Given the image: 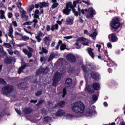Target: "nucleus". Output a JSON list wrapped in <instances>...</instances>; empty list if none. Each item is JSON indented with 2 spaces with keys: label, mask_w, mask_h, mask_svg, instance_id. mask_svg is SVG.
<instances>
[{
  "label": "nucleus",
  "mask_w": 125,
  "mask_h": 125,
  "mask_svg": "<svg viewBox=\"0 0 125 125\" xmlns=\"http://www.w3.org/2000/svg\"><path fill=\"white\" fill-rule=\"evenodd\" d=\"M71 108L73 112H74V113L83 114V113H84L85 106L82 102H76L71 104Z\"/></svg>",
  "instance_id": "obj_1"
},
{
  "label": "nucleus",
  "mask_w": 125,
  "mask_h": 125,
  "mask_svg": "<svg viewBox=\"0 0 125 125\" xmlns=\"http://www.w3.org/2000/svg\"><path fill=\"white\" fill-rule=\"evenodd\" d=\"M121 25H123V23L121 24L120 21H111L110 26L111 27V31L112 32L118 31Z\"/></svg>",
  "instance_id": "obj_2"
},
{
  "label": "nucleus",
  "mask_w": 125,
  "mask_h": 125,
  "mask_svg": "<svg viewBox=\"0 0 125 125\" xmlns=\"http://www.w3.org/2000/svg\"><path fill=\"white\" fill-rule=\"evenodd\" d=\"M14 90V87L13 85H7L2 88V91L3 94L8 95L10 94Z\"/></svg>",
  "instance_id": "obj_3"
},
{
  "label": "nucleus",
  "mask_w": 125,
  "mask_h": 125,
  "mask_svg": "<svg viewBox=\"0 0 125 125\" xmlns=\"http://www.w3.org/2000/svg\"><path fill=\"white\" fill-rule=\"evenodd\" d=\"M108 39L110 42H116L118 41V36L115 33H111L108 35Z\"/></svg>",
  "instance_id": "obj_4"
},
{
  "label": "nucleus",
  "mask_w": 125,
  "mask_h": 125,
  "mask_svg": "<svg viewBox=\"0 0 125 125\" xmlns=\"http://www.w3.org/2000/svg\"><path fill=\"white\" fill-rule=\"evenodd\" d=\"M66 59L71 63H75L76 60V56L72 53L68 54L66 55Z\"/></svg>",
  "instance_id": "obj_5"
},
{
  "label": "nucleus",
  "mask_w": 125,
  "mask_h": 125,
  "mask_svg": "<svg viewBox=\"0 0 125 125\" xmlns=\"http://www.w3.org/2000/svg\"><path fill=\"white\" fill-rule=\"evenodd\" d=\"M49 68L46 67L45 68L41 67L38 70H37L36 72V75H40V74H43L45 75V74H47L48 73Z\"/></svg>",
  "instance_id": "obj_6"
},
{
  "label": "nucleus",
  "mask_w": 125,
  "mask_h": 125,
  "mask_svg": "<svg viewBox=\"0 0 125 125\" xmlns=\"http://www.w3.org/2000/svg\"><path fill=\"white\" fill-rule=\"evenodd\" d=\"M27 67H30V63H25V62H23L22 65L18 69V74L20 75L21 73H24V70H25V68H27Z\"/></svg>",
  "instance_id": "obj_7"
},
{
  "label": "nucleus",
  "mask_w": 125,
  "mask_h": 125,
  "mask_svg": "<svg viewBox=\"0 0 125 125\" xmlns=\"http://www.w3.org/2000/svg\"><path fill=\"white\" fill-rule=\"evenodd\" d=\"M13 62H15V60L13 59V57H7L4 59V63L9 65V64H12Z\"/></svg>",
  "instance_id": "obj_8"
},
{
  "label": "nucleus",
  "mask_w": 125,
  "mask_h": 125,
  "mask_svg": "<svg viewBox=\"0 0 125 125\" xmlns=\"http://www.w3.org/2000/svg\"><path fill=\"white\" fill-rule=\"evenodd\" d=\"M17 86L19 89H21V90H26V89L28 88V86H27V83L26 82L20 83L18 84Z\"/></svg>",
  "instance_id": "obj_9"
},
{
  "label": "nucleus",
  "mask_w": 125,
  "mask_h": 125,
  "mask_svg": "<svg viewBox=\"0 0 125 125\" xmlns=\"http://www.w3.org/2000/svg\"><path fill=\"white\" fill-rule=\"evenodd\" d=\"M61 80V74L60 72H57L55 73L53 77V81L54 82H60Z\"/></svg>",
  "instance_id": "obj_10"
},
{
  "label": "nucleus",
  "mask_w": 125,
  "mask_h": 125,
  "mask_svg": "<svg viewBox=\"0 0 125 125\" xmlns=\"http://www.w3.org/2000/svg\"><path fill=\"white\" fill-rule=\"evenodd\" d=\"M73 84V80L72 78H68L65 82V86L66 88H69L70 86H72Z\"/></svg>",
  "instance_id": "obj_11"
},
{
  "label": "nucleus",
  "mask_w": 125,
  "mask_h": 125,
  "mask_svg": "<svg viewBox=\"0 0 125 125\" xmlns=\"http://www.w3.org/2000/svg\"><path fill=\"white\" fill-rule=\"evenodd\" d=\"M77 41H79V42H82L83 45H88V40L83 37L78 38Z\"/></svg>",
  "instance_id": "obj_12"
},
{
  "label": "nucleus",
  "mask_w": 125,
  "mask_h": 125,
  "mask_svg": "<svg viewBox=\"0 0 125 125\" xmlns=\"http://www.w3.org/2000/svg\"><path fill=\"white\" fill-rule=\"evenodd\" d=\"M66 106L65 101H60L57 104H55L54 108H63Z\"/></svg>",
  "instance_id": "obj_13"
},
{
  "label": "nucleus",
  "mask_w": 125,
  "mask_h": 125,
  "mask_svg": "<svg viewBox=\"0 0 125 125\" xmlns=\"http://www.w3.org/2000/svg\"><path fill=\"white\" fill-rule=\"evenodd\" d=\"M43 42L45 45H46L47 47H49V46L50 45V37L49 36H46L43 39Z\"/></svg>",
  "instance_id": "obj_14"
},
{
  "label": "nucleus",
  "mask_w": 125,
  "mask_h": 125,
  "mask_svg": "<svg viewBox=\"0 0 125 125\" xmlns=\"http://www.w3.org/2000/svg\"><path fill=\"white\" fill-rule=\"evenodd\" d=\"M90 76L95 81H98L99 80V74L97 72L93 71L91 72Z\"/></svg>",
  "instance_id": "obj_15"
},
{
  "label": "nucleus",
  "mask_w": 125,
  "mask_h": 125,
  "mask_svg": "<svg viewBox=\"0 0 125 125\" xmlns=\"http://www.w3.org/2000/svg\"><path fill=\"white\" fill-rule=\"evenodd\" d=\"M66 22L67 23V25L72 26V25L74 24V18L71 19L70 17H67L66 18Z\"/></svg>",
  "instance_id": "obj_16"
},
{
  "label": "nucleus",
  "mask_w": 125,
  "mask_h": 125,
  "mask_svg": "<svg viewBox=\"0 0 125 125\" xmlns=\"http://www.w3.org/2000/svg\"><path fill=\"white\" fill-rule=\"evenodd\" d=\"M8 36L11 38V39H13L14 37L13 36V28H12V25H10L9 28V32L8 33Z\"/></svg>",
  "instance_id": "obj_17"
},
{
  "label": "nucleus",
  "mask_w": 125,
  "mask_h": 125,
  "mask_svg": "<svg viewBox=\"0 0 125 125\" xmlns=\"http://www.w3.org/2000/svg\"><path fill=\"white\" fill-rule=\"evenodd\" d=\"M66 113L65 111L62 109H59L56 113V116L57 117H62V116H64Z\"/></svg>",
  "instance_id": "obj_18"
},
{
  "label": "nucleus",
  "mask_w": 125,
  "mask_h": 125,
  "mask_svg": "<svg viewBox=\"0 0 125 125\" xmlns=\"http://www.w3.org/2000/svg\"><path fill=\"white\" fill-rule=\"evenodd\" d=\"M33 109L30 108H26L23 110V113L25 115H30L33 113Z\"/></svg>",
  "instance_id": "obj_19"
},
{
  "label": "nucleus",
  "mask_w": 125,
  "mask_h": 125,
  "mask_svg": "<svg viewBox=\"0 0 125 125\" xmlns=\"http://www.w3.org/2000/svg\"><path fill=\"white\" fill-rule=\"evenodd\" d=\"M107 65L108 67H117V66H118V65L116 64V62L112 60H110L108 62Z\"/></svg>",
  "instance_id": "obj_20"
},
{
  "label": "nucleus",
  "mask_w": 125,
  "mask_h": 125,
  "mask_svg": "<svg viewBox=\"0 0 125 125\" xmlns=\"http://www.w3.org/2000/svg\"><path fill=\"white\" fill-rule=\"evenodd\" d=\"M92 87L94 90H99L100 89V85L98 83H94L92 84Z\"/></svg>",
  "instance_id": "obj_21"
},
{
  "label": "nucleus",
  "mask_w": 125,
  "mask_h": 125,
  "mask_svg": "<svg viewBox=\"0 0 125 125\" xmlns=\"http://www.w3.org/2000/svg\"><path fill=\"white\" fill-rule=\"evenodd\" d=\"M87 51L88 53V54H89L90 56H91V57H92V58H94V53H93V49H92V48L89 47L87 49Z\"/></svg>",
  "instance_id": "obj_22"
},
{
  "label": "nucleus",
  "mask_w": 125,
  "mask_h": 125,
  "mask_svg": "<svg viewBox=\"0 0 125 125\" xmlns=\"http://www.w3.org/2000/svg\"><path fill=\"white\" fill-rule=\"evenodd\" d=\"M23 52H24L25 55H27L28 58H31L32 57V53L29 52L28 49H23L22 50Z\"/></svg>",
  "instance_id": "obj_23"
},
{
  "label": "nucleus",
  "mask_w": 125,
  "mask_h": 125,
  "mask_svg": "<svg viewBox=\"0 0 125 125\" xmlns=\"http://www.w3.org/2000/svg\"><path fill=\"white\" fill-rule=\"evenodd\" d=\"M49 5L48 3H46V2H42L40 3V8H43V7H48Z\"/></svg>",
  "instance_id": "obj_24"
},
{
  "label": "nucleus",
  "mask_w": 125,
  "mask_h": 125,
  "mask_svg": "<svg viewBox=\"0 0 125 125\" xmlns=\"http://www.w3.org/2000/svg\"><path fill=\"white\" fill-rule=\"evenodd\" d=\"M97 32H96V29H95V31L92 34H90L89 36L92 38L93 40H95L96 39V36H97Z\"/></svg>",
  "instance_id": "obj_25"
},
{
  "label": "nucleus",
  "mask_w": 125,
  "mask_h": 125,
  "mask_svg": "<svg viewBox=\"0 0 125 125\" xmlns=\"http://www.w3.org/2000/svg\"><path fill=\"white\" fill-rule=\"evenodd\" d=\"M71 11H72V10L71 9H68L67 8H65L63 9V12L64 14H65L66 15H69V14L71 13Z\"/></svg>",
  "instance_id": "obj_26"
},
{
  "label": "nucleus",
  "mask_w": 125,
  "mask_h": 125,
  "mask_svg": "<svg viewBox=\"0 0 125 125\" xmlns=\"http://www.w3.org/2000/svg\"><path fill=\"white\" fill-rule=\"evenodd\" d=\"M66 8L73 9L74 8V6L72 4V2H68L66 4Z\"/></svg>",
  "instance_id": "obj_27"
},
{
  "label": "nucleus",
  "mask_w": 125,
  "mask_h": 125,
  "mask_svg": "<svg viewBox=\"0 0 125 125\" xmlns=\"http://www.w3.org/2000/svg\"><path fill=\"white\" fill-rule=\"evenodd\" d=\"M98 58L99 59H102L103 60L104 58H105V55H104V53H103V52H101L100 53L99 55L98 56Z\"/></svg>",
  "instance_id": "obj_28"
},
{
  "label": "nucleus",
  "mask_w": 125,
  "mask_h": 125,
  "mask_svg": "<svg viewBox=\"0 0 125 125\" xmlns=\"http://www.w3.org/2000/svg\"><path fill=\"white\" fill-rule=\"evenodd\" d=\"M51 30L53 32L54 30H58V24H56L51 26Z\"/></svg>",
  "instance_id": "obj_29"
},
{
  "label": "nucleus",
  "mask_w": 125,
  "mask_h": 125,
  "mask_svg": "<svg viewBox=\"0 0 125 125\" xmlns=\"http://www.w3.org/2000/svg\"><path fill=\"white\" fill-rule=\"evenodd\" d=\"M54 57H55V54L51 53L48 59V62H50Z\"/></svg>",
  "instance_id": "obj_30"
},
{
  "label": "nucleus",
  "mask_w": 125,
  "mask_h": 125,
  "mask_svg": "<svg viewBox=\"0 0 125 125\" xmlns=\"http://www.w3.org/2000/svg\"><path fill=\"white\" fill-rule=\"evenodd\" d=\"M42 94V90L39 89L36 93H35V96H41Z\"/></svg>",
  "instance_id": "obj_31"
},
{
  "label": "nucleus",
  "mask_w": 125,
  "mask_h": 125,
  "mask_svg": "<svg viewBox=\"0 0 125 125\" xmlns=\"http://www.w3.org/2000/svg\"><path fill=\"white\" fill-rule=\"evenodd\" d=\"M81 69H82V70L83 71V72H84V73L87 74V68L86 67V66H85V65H82V66H81Z\"/></svg>",
  "instance_id": "obj_32"
},
{
  "label": "nucleus",
  "mask_w": 125,
  "mask_h": 125,
  "mask_svg": "<svg viewBox=\"0 0 125 125\" xmlns=\"http://www.w3.org/2000/svg\"><path fill=\"white\" fill-rule=\"evenodd\" d=\"M121 19L119 17H115L112 18V21L111 22H120Z\"/></svg>",
  "instance_id": "obj_33"
},
{
  "label": "nucleus",
  "mask_w": 125,
  "mask_h": 125,
  "mask_svg": "<svg viewBox=\"0 0 125 125\" xmlns=\"http://www.w3.org/2000/svg\"><path fill=\"white\" fill-rule=\"evenodd\" d=\"M88 66L90 69H91L92 70H96V66L95 65L93 64V63H89Z\"/></svg>",
  "instance_id": "obj_34"
},
{
  "label": "nucleus",
  "mask_w": 125,
  "mask_h": 125,
  "mask_svg": "<svg viewBox=\"0 0 125 125\" xmlns=\"http://www.w3.org/2000/svg\"><path fill=\"white\" fill-rule=\"evenodd\" d=\"M92 100L94 102H96L97 100H98V97H97V95L96 94H94L92 96Z\"/></svg>",
  "instance_id": "obj_35"
},
{
  "label": "nucleus",
  "mask_w": 125,
  "mask_h": 125,
  "mask_svg": "<svg viewBox=\"0 0 125 125\" xmlns=\"http://www.w3.org/2000/svg\"><path fill=\"white\" fill-rule=\"evenodd\" d=\"M44 100H41L38 101V103L36 104L37 107L40 106L41 105H42V104L44 102Z\"/></svg>",
  "instance_id": "obj_36"
},
{
  "label": "nucleus",
  "mask_w": 125,
  "mask_h": 125,
  "mask_svg": "<svg viewBox=\"0 0 125 125\" xmlns=\"http://www.w3.org/2000/svg\"><path fill=\"white\" fill-rule=\"evenodd\" d=\"M67 48V45L64 44H62L60 46V49L61 51L65 50Z\"/></svg>",
  "instance_id": "obj_37"
},
{
  "label": "nucleus",
  "mask_w": 125,
  "mask_h": 125,
  "mask_svg": "<svg viewBox=\"0 0 125 125\" xmlns=\"http://www.w3.org/2000/svg\"><path fill=\"white\" fill-rule=\"evenodd\" d=\"M0 84H2V85H5V84H6V81L2 78H0Z\"/></svg>",
  "instance_id": "obj_38"
},
{
  "label": "nucleus",
  "mask_w": 125,
  "mask_h": 125,
  "mask_svg": "<svg viewBox=\"0 0 125 125\" xmlns=\"http://www.w3.org/2000/svg\"><path fill=\"white\" fill-rule=\"evenodd\" d=\"M87 90L89 94H93L94 93V90L89 87L87 88Z\"/></svg>",
  "instance_id": "obj_39"
},
{
  "label": "nucleus",
  "mask_w": 125,
  "mask_h": 125,
  "mask_svg": "<svg viewBox=\"0 0 125 125\" xmlns=\"http://www.w3.org/2000/svg\"><path fill=\"white\" fill-rule=\"evenodd\" d=\"M34 8H35V6L34 5H31L29 6V8L28 9V12L29 13H31V12H32V11H33V9H34Z\"/></svg>",
  "instance_id": "obj_40"
},
{
  "label": "nucleus",
  "mask_w": 125,
  "mask_h": 125,
  "mask_svg": "<svg viewBox=\"0 0 125 125\" xmlns=\"http://www.w3.org/2000/svg\"><path fill=\"white\" fill-rule=\"evenodd\" d=\"M89 15H90L91 17H93L94 15V11L92 9H89Z\"/></svg>",
  "instance_id": "obj_41"
},
{
  "label": "nucleus",
  "mask_w": 125,
  "mask_h": 125,
  "mask_svg": "<svg viewBox=\"0 0 125 125\" xmlns=\"http://www.w3.org/2000/svg\"><path fill=\"white\" fill-rule=\"evenodd\" d=\"M72 12H73V13H74V14L75 16H77V17L79 16V12L76 11V9H75V8H74L72 9Z\"/></svg>",
  "instance_id": "obj_42"
},
{
  "label": "nucleus",
  "mask_w": 125,
  "mask_h": 125,
  "mask_svg": "<svg viewBox=\"0 0 125 125\" xmlns=\"http://www.w3.org/2000/svg\"><path fill=\"white\" fill-rule=\"evenodd\" d=\"M67 88H64L62 91L63 95H62V97L64 98L65 96H66V95L67 94Z\"/></svg>",
  "instance_id": "obj_43"
},
{
  "label": "nucleus",
  "mask_w": 125,
  "mask_h": 125,
  "mask_svg": "<svg viewBox=\"0 0 125 125\" xmlns=\"http://www.w3.org/2000/svg\"><path fill=\"white\" fill-rule=\"evenodd\" d=\"M32 22L34 23L33 24L34 28H36V25H37V24H38V22H39V21L37 19H34L32 21Z\"/></svg>",
  "instance_id": "obj_44"
},
{
  "label": "nucleus",
  "mask_w": 125,
  "mask_h": 125,
  "mask_svg": "<svg viewBox=\"0 0 125 125\" xmlns=\"http://www.w3.org/2000/svg\"><path fill=\"white\" fill-rule=\"evenodd\" d=\"M3 46L6 47V48H10L11 45L9 43H4L3 44Z\"/></svg>",
  "instance_id": "obj_45"
},
{
  "label": "nucleus",
  "mask_w": 125,
  "mask_h": 125,
  "mask_svg": "<svg viewBox=\"0 0 125 125\" xmlns=\"http://www.w3.org/2000/svg\"><path fill=\"white\" fill-rule=\"evenodd\" d=\"M92 113H93V111H92V110L89 109L86 112V116H89V115H91V114H92Z\"/></svg>",
  "instance_id": "obj_46"
},
{
  "label": "nucleus",
  "mask_w": 125,
  "mask_h": 125,
  "mask_svg": "<svg viewBox=\"0 0 125 125\" xmlns=\"http://www.w3.org/2000/svg\"><path fill=\"white\" fill-rule=\"evenodd\" d=\"M59 5V4L58 3H54L52 5V9H54V8H56L57 6Z\"/></svg>",
  "instance_id": "obj_47"
},
{
  "label": "nucleus",
  "mask_w": 125,
  "mask_h": 125,
  "mask_svg": "<svg viewBox=\"0 0 125 125\" xmlns=\"http://www.w3.org/2000/svg\"><path fill=\"white\" fill-rule=\"evenodd\" d=\"M21 13V17H22V18H24V17H26V11L23 9Z\"/></svg>",
  "instance_id": "obj_48"
},
{
  "label": "nucleus",
  "mask_w": 125,
  "mask_h": 125,
  "mask_svg": "<svg viewBox=\"0 0 125 125\" xmlns=\"http://www.w3.org/2000/svg\"><path fill=\"white\" fill-rule=\"evenodd\" d=\"M58 83V82L54 81V80H53L52 86H54L55 87H56V86H57Z\"/></svg>",
  "instance_id": "obj_49"
},
{
  "label": "nucleus",
  "mask_w": 125,
  "mask_h": 125,
  "mask_svg": "<svg viewBox=\"0 0 125 125\" xmlns=\"http://www.w3.org/2000/svg\"><path fill=\"white\" fill-rule=\"evenodd\" d=\"M107 46L108 48H109L110 49L113 48V45H112V43L111 42L107 43Z\"/></svg>",
  "instance_id": "obj_50"
},
{
  "label": "nucleus",
  "mask_w": 125,
  "mask_h": 125,
  "mask_svg": "<svg viewBox=\"0 0 125 125\" xmlns=\"http://www.w3.org/2000/svg\"><path fill=\"white\" fill-rule=\"evenodd\" d=\"M28 49L29 50V53H33V52H34V49H33V48L31 47H28Z\"/></svg>",
  "instance_id": "obj_51"
},
{
  "label": "nucleus",
  "mask_w": 125,
  "mask_h": 125,
  "mask_svg": "<svg viewBox=\"0 0 125 125\" xmlns=\"http://www.w3.org/2000/svg\"><path fill=\"white\" fill-rule=\"evenodd\" d=\"M35 38L37 39V42H40L41 41H42V38H41L40 36H36Z\"/></svg>",
  "instance_id": "obj_52"
},
{
  "label": "nucleus",
  "mask_w": 125,
  "mask_h": 125,
  "mask_svg": "<svg viewBox=\"0 0 125 125\" xmlns=\"http://www.w3.org/2000/svg\"><path fill=\"white\" fill-rule=\"evenodd\" d=\"M111 83L112 84H113V85H117V84H118V83H117V82H116L114 80H111Z\"/></svg>",
  "instance_id": "obj_53"
},
{
  "label": "nucleus",
  "mask_w": 125,
  "mask_h": 125,
  "mask_svg": "<svg viewBox=\"0 0 125 125\" xmlns=\"http://www.w3.org/2000/svg\"><path fill=\"white\" fill-rule=\"evenodd\" d=\"M15 35H17V36H20V37H21L22 38L23 37L22 33H19L17 32H15Z\"/></svg>",
  "instance_id": "obj_54"
},
{
  "label": "nucleus",
  "mask_w": 125,
  "mask_h": 125,
  "mask_svg": "<svg viewBox=\"0 0 125 125\" xmlns=\"http://www.w3.org/2000/svg\"><path fill=\"white\" fill-rule=\"evenodd\" d=\"M7 50L9 54H10V55H13V51H12V50L7 49Z\"/></svg>",
  "instance_id": "obj_55"
},
{
  "label": "nucleus",
  "mask_w": 125,
  "mask_h": 125,
  "mask_svg": "<svg viewBox=\"0 0 125 125\" xmlns=\"http://www.w3.org/2000/svg\"><path fill=\"white\" fill-rule=\"evenodd\" d=\"M16 4L18 8H20V7H21V6H22V3H21L20 2L16 3Z\"/></svg>",
  "instance_id": "obj_56"
},
{
  "label": "nucleus",
  "mask_w": 125,
  "mask_h": 125,
  "mask_svg": "<svg viewBox=\"0 0 125 125\" xmlns=\"http://www.w3.org/2000/svg\"><path fill=\"white\" fill-rule=\"evenodd\" d=\"M22 39L23 41H26V40H29L30 39V38H29V37H27L26 36H22Z\"/></svg>",
  "instance_id": "obj_57"
},
{
  "label": "nucleus",
  "mask_w": 125,
  "mask_h": 125,
  "mask_svg": "<svg viewBox=\"0 0 125 125\" xmlns=\"http://www.w3.org/2000/svg\"><path fill=\"white\" fill-rule=\"evenodd\" d=\"M46 30L47 32H49V31H50V30H51V28H50V25L47 24L46 25Z\"/></svg>",
  "instance_id": "obj_58"
},
{
  "label": "nucleus",
  "mask_w": 125,
  "mask_h": 125,
  "mask_svg": "<svg viewBox=\"0 0 125 125\" xmlns=\"http://www.w3.org/2000/svg\"><path fill=\"white\" fill-rule=\"evenodd\" d=\"M79 20L78 21H79V23H83V22H84V21H83V20L82 19V17H79Z\"/></svg>",
  "instance_id": "obj_59"
},
{
  "label": "nucleus",
  "mask_w": 125,
  "mask_h": 125,
  "mask_svg": "<svg viewBox=\"0 0 125 125\" xmlns=\"http://www.w3.org/2000/svg\"><path fill=\"white\" fill-rule=\"evenodd\" d=\"M12 24L13 25L14 27H17V22H16V21H13Z\"/></svg>",
  "instance_id": "obj_60"
},
{
  "label": "nucleus",
  "mask_w": 125,
  "mask_h": 125,
  "mask_svg": "<svg viewBox=\"0 0 125 125\" xmlns=\"http://www.w3.org/2000/svg\"><path fill=\"white\" fill-rule=\"evenodd\" d=\"M82 2H83V3H85V4H87V5H90L91 3L90 2H87L84 0H82Z\"/></svg>",
  "instance_id": "obj_61"
},
{
  "label": "nucleus",
  "mask_w": 125,
  "mask_h": 125,
  "mask_svg": "<svg viewBox=\"0 0 125 125\" xmlns=\"http://www.w3.org/2000/svg\"><path fill=\"white\" fill-rule=\"evenodd\" d=\"M24 26H27V25H32V22H25L24 24H23Z\"/></svg>",
  "instance_id": "obj_62"
},
{
  "label": "nucleus",
  "mask_w": 125,
  "mask_h": 125,
  "mask_svg": "<svg viewBox=\"0 0 125 125\" xmlns=\"http://www.w3.org/2000/svg\"><path fill=\"white\" fill-rule=\"evenodd\" d=\"M8 18H11L12 17V13L11 12H9L7 14Z\"/></svg>",
  "instance_id": "obj_63"
},
{
  "label": "nucleus",
  "mask_w": 125,
  "mask_h": 125,
  "mask_svg": "<svg viewBox=\"0 0 125 125\" xmlns=\"http://www.w3.org/2000/svg\"><path fill=\"white\" fill-rule=\"evenodd\" d=\"M3 47H2V46L0 45V53H2V52H3Z\"/></svg>",
  "instance_id": "obj_64"
}]
</instances>
